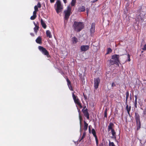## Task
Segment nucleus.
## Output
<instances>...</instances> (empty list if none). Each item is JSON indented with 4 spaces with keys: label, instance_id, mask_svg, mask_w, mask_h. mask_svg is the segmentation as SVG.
<instances>
[{
    "label": "nucleus",
    "instance_id": "nucleus-1",
    "mask_svg": "<svg viewBox=\"0 0 146 146\" xmlns=\"http://www.w3.org/2000/svg\"><path fill=\"white\" fill-rule=\"evenodd\" d=\"M136 14V20L139 22L142 23L146 17V12L143 11L141 9L137 11Z\"/></svg>",
    "mask_w": 146,
    "mask_h": 146
},
{
    "label": "nucleus",
    "instance_id": "nucleus-2",
    "mask_svg": "<svg viewBox=\"0 0 146 146\" xmlns=\"http://www.w3.org/2000/svg\"><path fill=\"white\" fill-rule=\"evenodd\" d=\"M84 23L82 22H78L74 21V22L73 27L75 31L77 32H79L82 30L84 28Z\"/></svg>",
    "mask_w": 146,
    "mask_h": 146
},
{
    "label": "nucleus",
    "instance_id": "nucleus-3",
    "mask_svg": "<svg viewBox=\"0 0 146 146\" xmlns=\"http://www.w3.org/2000/svg\"><path fill=\"white\" fill-rule=\"evenodd\" d=\"M120 55L118 54H115L112 56L111 57V59H110L109 60L110 65H113L116 64L118 66L119 65V63H120L119 58Z\"/></svg>",
    "mask_w": 146,
    "mask_h": 146
},
{
    "label": "nucleus",
    "instance_id": "nucleus-4",
    "mask_svg": "<svg viewBox=\"0 0 146 146\" xmlns=\"http://www.w3.org/2000/svg\"><path fill=\"white\" fill-rule=\"evenodd\" d=\"M64 13V20L68 21L70 15L72 13V7L70 5L68 6L66 10H65Z\"/></svg>",
    "mask_w": 146,
    "mask_h": 146
},
{
    "label": "nucleus",
    "instance_id": "nucleus-5",
    "mask_svg": "<svg viewBox=\"0 0 146 146\" xmlns=\"http://www.w3.org/2000/svg\"><path fill=\"white\" fill-rule=\"evenodd\" d=\"M135 116L137 126V130H138L140 129L141 126L140 116L138 113H135Z\"/></svg>",
    "mask_w": 146,
    "mask_h": 146
},
{
    "label": "nucleus",
    "instance_id": "nucleus-6",
    "mask_svg": "<svg viewBox=\"0 0 146 146\" xmlns=\"http://www.w3.org/2000/svg\"><path fill=\"white\" fill-rule=\"evenodd\" d=\"M56 13L58 14L61 12L63 9V7L60 1L59 0H58L56 3Z\"/></svg>",
    "mask_w": 146,
    "mask_h": 146
},
{
    "label": "nucleus",
    "instance_id": "nucleus-7",
    "mask_svg": "<svg viewBox=\"0 0 146 146\" xmlns=\"http://www.w3.org/2000/svg\"><path fill=\"white\" fill-rule=\"evenodd\" d=\"M38 48L42 54L48 56L49 55V52L45 48L41 46H39Z\"/></svg>",
    "mask_w": 146,
    "mask_h": 146
},
{
    "label": "nucleus",
    "instance_id": "nucleus-8",
    "mask_svg": "<svg viewBox=\"0 0 146 146\" xmlns=\"http://www.w3.org/2000/svg\"><path fill=\"white\" fill-rule=\"evenodd\" d=\"M100 79L99 78H95L94 79V87L95 89L96 90L98 88L100 82Z\"/></svg>",
    "mask_w": 146,
    "mask_h": 146
},
{
    "label": "nucleus",
    "instance_id": "nucleus-9",
    "mask_svg": "<svg viewBox=\"0 0 146 146\" xmlns=\"http://www.w3.org/2000/svg\"><path fill=\"white\" fill-rule=\"evenodd\" d=\"M95 23H92L91 24L90 29V32L91 36L93 35L95 32Z\"/></svg>",
    "mask_w": 146,
    "mask_h": 146
},
{
    "label": "nucleus",
    "instance_id": "nucleus-10",
    "mask_svg": "<svg viewBox=\"0 0 146 146\" xmlns=\"http://www.w3.org/2000/svg\"><path fill=\"white\" fill-rule=\"evenodd\" d=\"M92 133L95 138L96 143V145L97 146H98V139L97 136L96 135V131L93 128L92 130Z\"/></svg>",
    "mask_w": 146,
    "mask_h": 146
},
{
    "label": "nucleus",
    "instance_id": "nucleus-11",
    "mask_svg": "<svg viewBox=\"0 0 146 146\" xmlns=\"http://www.w3.org/2000/svg\"><path fill=\"white\" fill-rule=\"evenodd\" d=\"M72 96L74 102L76 104L78 105V104L80 103L79 99H78V98H77V97L75 96V95H74V94L73 93H72Z\"/></svg>",
    "mask_w": 146,
    "mask_h": 146
},
{
    "label": "nucleus",
    "instance_id": "nucleus-12",
    "mask_svg": "<svg viewBox=\"0 0 146 146\" xmlns=\"http://www.w3.org/2000/svg\"><path fill=\"white\" fill-rule=\"evenodd\" d=\"M90 48V46L88 45H83L80 47V50L81 51H86Z\"/></svg>",
    "mask_w": 146,
    "mask_h": 146
},
{
    "label": "nucleus",
    "instance_id": "nucleus-13",
    "mask_svg": "<svg viewBox=\"0 0 146 146\" xmlns=\"http://www.w3.org/2000/svg\"><path fill=\"white\" fill-rule=\"evenodd\" d=\"M82 112L84 114L85 116L86 117L87 119H89L90 118V114L88 112V109L87 108H86V110H84V111H82Z\"/></svg>",
    "mask_w": 146,
    "mask_h": 146
},
{
    "label": "nucleus",
    "instance_id": "nucleus-14",
    "mask_svg": "<svg viewBox=\"0 0 146 146\" xmlns=\"http://www.w3.org/2000/svg\"><path fill=\"white\" fill-rule=\"evenodd\" d=\"M33 23L35 26V27L34 28V31L36 33H37L39 28V24L37 23V24L35 22H34Z\"/></svg>",
    "mask_w": 146,
    "mask_h": 146
},
{
    "label": "nucleus",
    "instance_id": "nucleus-15",
    "mask_svg": "<svg viewBox=\"0 0 146 146\" xmlns=\"http://www.w3.org/2000/svg\"><path fill=\"white\" fill-rule=\"evenodd\" d=\"M66 81L67 82V85L70 90L73 91V89L71 84V82L69 80V79L67 78H66Z\"/></svg>",
    "mask_w": 146,
    "mask_h": 146
},
{
    "label": "nucleus",
    "instance_id": "nucleus-16",
    "mask_svg": "<svg viewBox=\"0 0 146 146\" xmlns=\"http://www.w3.org/2000/svg\"><path fill=\"white\" fill-rule=\"evenodd\" d=\"M114 126L113 123L110 122V123L109 125L108 126V131L109 132L110 130L113 129V127H114Z\"/></svg>",
    "mask_w": 146,
    "mask_h": 146
},
{
    "label": "nucleus",
    "instance_id": "nucleus-17",
    "mask_svg": "<svg viewBox=\"0 0 146 146\" xmlns=\"http://www.w3.org/2000/svg\"><path fill=\"white\" fill-rule=\"evenodd\" d=\"M36 42L38 44H41L42 43V38L40 36H38L36 40Z\"/></svg>",
    "mask_w": 146,
    "mask_h": 146
},
{
    "label": "nucleus",
    "instance_id": "nucleus-18",
    "mask_svg": "<svg viewBox=\"0 0 146 146\" xmlns=\"http://www.w3.org/2000/svg\"><path fill=\"white\" fill-rule=\"evenodd\" d=\"M126 104V109L127 111L128 114L130 116V115L129 112L131 109V106H129V107L128 105L127 104V103Z\"/></svg>",
    "mask_w": 146,
    "mask_h": 146
},
{
    "label": "nucleus",
    "instance_id": "nucleus-19",
    "mask_svg": "<svg viewBox=\"0 0 146 146\" xmlns=\"http://www.w3.org/2000/svg\"><path fill=\"white\" fill-rule=\"evenodd\" d=\"M41 24L42 26V27L44 29H45L46 27V25L43 21V20L41 19Z\"/></svg>",
    "mask_w": 146,
    "mask_h": 146
},
{
    "label": "nucleus",
    "instance_id": "nucleus-20",
    "mask_svg": "<svg viewBox=\"0 0 146 146\" xmlns=\"http://www.w3.org/2000/svg\"><path fill=\"white\" fill-rule=\"evenodd\" d=\"M46 36L49 38H51L52 37V35L51 34V32L49 30H47L46 32Z\"/></svg>",
    "mask_w": 146,
    "mask_h": 146
},
{
    "label": "nucleus",
    "instance_id": "nucleus-21",
    "mask_svg": "<svg viewBox=\"0 0 146 146\" xmlns=\"http://www.w3.org/2000/svg\"><path fill=\"white\" fill-rule=\"evenodd\" d=\"M79 119L80 120V131L81 132V125H82V116L80 114H79Z\"/></svg>",
    "mask_w": 146,
    "mask_h": 146
},
{
    "label": "nucleus",
    "instance_id": "nucleus-22",
    "mask_svg": "<svg viewBox=\"0 0 146 146\" xmlns=\"http://www.w3.org/2000/svg\"><path fill=\"white\" fill-rule=\"evenodd\" d=\"M84 131H86L87 130L88 124L85 121H84Z\"/></svg>",
    "mask_w": 146,
    "mask_h": 146
},
{
    "label": "nucleus",
    "instance_id": "nucleus-23",
    "mask_svg": "<svg viewBox=\"0 0 146 146\" xmlns=\"http://www.w3.org/2000/svg\"><path fill=\"white\" fill-rule=\"evenodd\" d=\"M78 11L80 12L84 11H85V8L84 6H82L79 8Z\"/></svg>",
    "mask_w": 146,
    "mask_h": 146
},
{
    "label": "nucleus",
    "instance_id": "nucleus-24",
    "mask_svg": "<svg viewBox=\"0 0 146 146\" xmlns=\"http://www.w3.org/2000/svg\"><path fill=\"white\" fill-rule=\"evenodd\" d=\"M111 133L113 137H114V138H116V132L115 131L114 129H112L111 130Z\"/></svg>",
    "mask_w": 146,
    "mask_h": 146
},
{
    "label": "nucleus",
    "instance_id": "nucleus-25",
    "mask_svg": "<svg viewBox=\"0 0 146 146\" xmlns=\"http://www.w3.org/2000/svg\"><path fill=\"white\" fill-rule=\"evenodd\" d=\"M72 41L74 44H76L77 42L78 41V40L77 38L76 37H72Z\"/></svg>",
    "mask_w": 146,
    "mask_h": 146
},
{
    "label": "nucleus",
    "instance_id": "nucleus-26",
    "mask_svg": "<svg viewBox=\"0 0 146 146\" xmlns=\"http://www.w3.org/2000/svg\"><path fill=\"white\" fill-rule=\"evenodd\" d=\"M126 100H125V104H127V101L128 97L129 96V92L128 91H127L126 93Z\"/></svg>",
    "mask_w": 146,
    "mask_h": 146
},
{
    "label": "nucleus",
    "instance_id": "nucleus-27",
    "mask_svg": "<svg viewBox=\"0 0 146 146\" xmlns=\"http://www.w3.org/2000/svg\"><path fill=\"white\" fill-rule=\"evenodd\" d=\"M107 142L103 141L102 142L100 145V146H108Z\"/></svg>",
    "mask_w": 146,
    "mask_h": 146
},
{
    "label": "nucleus",
    "instance_id": "nucleus-28",
    "mask_svg": "<svg viewBox=\"0 0 146 146\" xmlns=\"http://www.w3.org/2000/svg\"><path fill=\"white\" fill-rule=\"evenodd\" d=\"M76 3V0H72L71 3V6H75V4Z\"/></svg>",
    "mask_w": 146,
    "mask_h": 146
},
{
    "label": "nucleus",
    "instance_id": "nucleus-29",
    "mask_svg": "<svg viewBox=\"0 0 146 146\" xmlns=\"http://www.w3.org/2000/svg\"><path fill=\"white\" fill-rule=\"evenodd\" d=\"M37 17L36 15H33L30 17V19L31 20H34Z\"/></svg>",
    "mask_w": 146,
    "mask_h": 146
},
{
    "label": "nucleus",
    "instance_id": "nucleus-30",
    "mask_svg": "<svg viewBox=\"0 0 146 146\" xmlns=\"http://www.w3.org/2000/svg\"><path fill=\"white\" fill-rule=\"evenodd\" d=\"M107 109H106L104 112V117H105L107 118Z\"/></svg>",
    "mask_w": 146,
    "mask_h": 146
},
{
    "label": "nucleus",
    "instance_id": "nucleus-31",
    "mask_svg": "<svg viewBox=\"0 0 146 146\" xmlns=\"http://www.w3.org/2000/svg\"><path fill=\"white\" fill-rule=\"evenodd\" d=\"M86 133L85 132H84V133L83 135L82 136V137H81V139L80 140V141H81L85 137L86 135Z\"/></svg>",
    "mask_w": 146,
    "mask_h": 146
},
{
    "label": "nucleus",
    "instance_id": "nucleus-32",
    "mask_svg": "<svg viewBox=\"0 0 146 146\" xmlns=\"http://www.w3.org/2000/svg\"><path fill=\"white\" fill-rule=\"evenodd\" d=\"M109 145L110 146H115L114 143L113 142H111L110 140L109 141Z\"/></svg>",
    "mask_w": 146,
    "mask_h": 146
},
{
    "label": "nucleus",
    "instance_id": "nucleus-33",
    "mask_svg": "<svg viewBox=\"0 0 146 146\" xmlns=\"http://www.w3.org/2000/svg\"><path fill=\"white\" fill-rule=\"evenodd\" d=\"M112 51V50L111 48H108L107 49V54H108L110 53Z\"/></svg>",
    "mask_w": 146,
    "mask_h": 146
},
{
    "label": "nucleus",
    "instance_id": "nucleus-34",
    "mask_svg": "<svg viewBox=\"0 0 146 146\" xmlns=\"http://www.w3.org/2000/svg\"><path fill=\"white\" fill-rule=\"evenodd\" d=\"M34 9L35 11H36L37 12L38 11V7L36 5H35L34 7Z\"/></svg>",
    "mask_w": 146,
    "mask_h": 146
},
{
    "label": "nucleus",
    "instance_id": "nucleus-35",
    "mask_svg": "<svg viewBox=\"0 0 146 146\" xmlns=\"http://www.w3.org/2000/svg\"><path fill=\"white\" fill-rule=\"evenodd\" d=\"M37 7H38V8H40L41 6V4L40 3V2H39L38 4H37Z\"/></svg>",
    "mask_w": 146,
    "mask_h": 146
},
{
    "label": "nucleus",
    "instance_id": "nucleus-36",
    "mask_svg": "<svg viewBox=\"0 0 146 146\" xmlns=\"http://www.w3.org/2000/svg\"><path fill=\"white\" fill-rule=\"evenodd\" d=\"M142 50H146V43L144 45L143 48H142Z\"/></svg>",
    "mask_w": 146,
    "mask_h": 146
},
{
    "label": "nucleus",
    "instance_id": "nucleus-37",
    "mask_svg": "<svg viewBox=\"0 0 146 146\" xmlns=\"http://www.w3.org/2000/svg\"><path fill=\"white\" fill-rule=\"evenodd\" d=\"M137 101H135L134 104H135V107L136 108H137Z\"/></svg>",
    "mask_w": 146,
    "mask_h": 146
},
{
    "label": "nucleus",
    "instance_id": "nucleus-38",
    "mask_svg": "<svg viewBox=\"0 0 146 146\" xmlns=\"http://www.w3.org/2000/svg\"><path fill=\"white\" fill-rule=\"evenodd\" d=\"M80 108H82V107L81 105V104L80 103L77 105Z\"/></svg>",
    "mask_w": 146,
    "mask_h": 146
},
{
    "label": "nucleus",
    "instance_id": "nucleus-39",
    "mask_svg": "<svg viewBox=\"0 0 146 146\" xmlns=\"http://www.w3.org/2000/svg\"><path fill=\"white\" fill-rule=\"evenodd\" d=\"M116 86L114 82H113L111 84V86L112 87L115 86Z\"/></svg>",
    "mask_w": 146,
    "mask_h": 146
},
{
    "label": "nucleus",
    "instance_id": "nucleus-40",
    "mask_svg": "<svg viewBox=\"0 0 146 146\" xmlns=\"http://www.w3.org/2000/svg\"><path fill=\"white\" fill-rule=\"evenodd\" d=\"M86 108H86V106H85L84 107H83V109H82V111H84V110H86Z\"/></svg>",
    "mask_w": 146,
    "mask_h": 146
},
{
    "label": "nucleus",
    "instance_id": "nucleus-41",
    "mask_svg": "<svg viewBox=\"0 0 146 146\" xmlns=\"http://www.w3.org/2000/svg\"><path fill=\"white\" fill-rule=\"evenodd\" d=\"M37 11H34L33 12V15H36V12Z\"/></svg>",
    "mask_w": 146,
    "mask_h": 146
},
{
    "label": "nucleus",
    "instance_id": "nucleus-42",
    "mask_svg": "<svg viewBox=\"0 0 146 146\" xmlns=\"http://www.w3.org/2000/svg\"><path fill=\"white\" fill-rule=\"evenodd\" d=\"M90 125H89V128H88L89 131L90 133V132H91V129L90 128Z\"/></svg>",
    "mask_w": 146,
    "mask_h": 146
},
{
    "label": "nucleus",
    "instance_id": "nucleus-43",
    "mask_svg": "<svg viewBox=\"0 0 146 146\" xmlns=\"http://www.w3.org/2000/svg\"><path fill=\"white\" fill-rule=\"evenodd\" d=\"M55 0H50V1L51 3H52L54 2Z\"/></svg>",
    "mask_w": 146,
    "mask_h": 146
},
{
    "label": "nucleus",
    "instance_id": "nucleus-44",
    "mask_svg": "<svg viewBox=\"0 0 146 146\" xmlns=\"http://www.w3.org/2000/svg\"><path fill=\"white\" fill-rule=\"evenodd\" d=\"M135 101H137V96L136 95L135 96Z\"/></svg>",
    "mask_w": 146,
    "mask_h": 146
},
{
    "label": "nucleus",
    "instance_id": "nucleus-45",
    "mask_svg": "<svg viewBox=\"0 0 146 146\" xmlns=\"http://www.w3.org/2000/svg\"><path fill=\"white\" fill-rule=\"evenodd\" d=\"M83 95H84V97L85 99V100H86L87 99V96H86L84 94H83Z\"/></svg>",
    "mask_w": 146,
    "mask_h": 146
},
{
    "label": "nucleus",
    "instance_id": "nucleus-46",
    "mask_svg": "<svg viewBox=\"0 0 146 146\" xmlns=\"http://www.w3.org/2000/svg\"><path fill=\"white\" fill-rule=\"evenodd\" d=\"M128 57L129 58L128 61H130V56L129 54H128Z\"/></svg>",
    "mask_w": 146,
    "mask_h": 146
},
{
    "label": "nucleus",
    "instance_id": "nucleus-47",
    "mask_svg": "<svg viewBox=\"0 0 146 146\" xmlns=\"http://www.w3.org/2000/svg\"><path fill=\"white\" fill-rule=\"evenodd\" d=\"M64 3H66L67 2L66 0H63Z\"/></svg>",
    "mask_w": 146,
    "mask_h": 146
},
{
    "label": "nucleus",
    "instance_id": "nucleus-48",
    "mask_svg": "<svg viewBox=\"0 0 146 146\" xmlns=\"http://www.w3.org/2000/svg\"><path fill=\"white\" fill-rule=\"evenodd\" d=\"M98 0H94L93 1H92V2L93 3H94L96 1H97Z\"/></svg>",
    "mask_w": 146,
    "mask_h": 146
},
{
    "label": "nucleus",
    "instance_id": "nucleus-49",
    "mask_svg": "<svg viewBox=\"0 0 146 146\" xmlns=\"http://www.w3.org/2000/svg\"><path fill=\"white\" fill-rule=\"evenodd\" d=\"M30 35H32V36H34V33H30Z\"/></svg>",
    "mask_w": 146,
    "mask_h": 146
},
{
    "label": "nucleus",
    "instance_id": "nucleus-50",
    "mask_svg": "<svg viewBox=\"0 0 146 146\" xmlns=\"http://www.w3.org/2000/svg\"><path fill=\"white\" fill-rule=\"evenodd\" d=\"M130 98H131V96H130Z\"/></svg>",
    "mask_w": 146,
    "mask_h": 146
}]
</instances>
